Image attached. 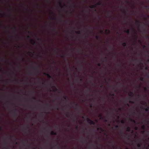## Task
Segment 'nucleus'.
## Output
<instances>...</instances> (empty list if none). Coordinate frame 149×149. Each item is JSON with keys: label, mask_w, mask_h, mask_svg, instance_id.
I'll list each match as a JSON object with an SVG mask.
<instances>
[{"label": "nucleus", "mask_w": 149, "mask_h": 149, "mask_svg": "<svg viewBox=\"0 0 149 149\" xmlns=\"http://www.w3.org/2000/svg\"><path fill=\"white\" fill-rule=\"evenodd\" d=\"M31 63H33V65L28 66V67L29 69L35 71H38L40 69L41 66L39 63H37L36 62L33 63L32 62Z\"/></svg>", "instance_id": "1"}, {"label": "nucleus", "mask_w": 149, "mask_h": 149, "mask_svg": "<svg viewBox=\"0 0 149 149\" xmlns=\"http://www.w3.org/2000/svg\"><path fill=\"white\" fill-rule=\"evenodd\" d=\"M132 61L134 63H137V66L140 68H141L142 65H143V64L142 62L139 63V61L137 60V58H135L134 59L132 58Z\"/></svg>", "instance_id": "2"}, {"label": "nucleus", "mask_w": 149, "mask_h": 149, "mask_svg": "<svg viewBox=\"0 0 149 149\" xmlns=\"http://www.w3.org/2000/svg\"><path fill=\"white\" fill-rule=\"evenodd\" d=\"M78 65L80 69H83L84 66V63L83 61H80L78 62Z\"/></svg>", "instance_id": "3"}, {"label": "nucleus", "mask_w": 149, "mask_h": 149, "mask_svg": "<svg viewBox=\"0 0 149 149\" xmlns=\"http://www.w3.org/2000/svg\"><path fill=\"white\" fill-rule=\"evenodd\" d=\"M132 30L133 31H134L135 33V35L134 36V38H135V39L136 40L137 39L138 37H137V33H136V30L133 27H132Z\"/></svg>", "instance_id": "4"}, {"label": "nucleus", "mask_w": 149, "mask_h": 149, "mask_svg": "<svg viewBox=\"0 0 149 149\" xmlns=\"http://www.w3.org/2000/svg\"><path fill=\"white\" fill-rule=\"evenodd\" d=\"M135 24L139 28L141 26L140 23L138 20L136 21L135 22Z\"/></svg>", "instance_id": "5"}, {"label": "nucleus", "mask_w": 149, "mask_h": 149, "mask_svg": "<svg viewBox=\"0 0 149 149\" xmlns=\"http://www.w3.org/2000/svg\"><path fill=\"white\" fill-rule=\"evenodd\" d=\"M111 12V11L110 10H109V13H108L107 14V17L109 19H111L112 17V16L110 14Z\"/></svg>", "instance_id": "6"}, {"label": "nucleus", "mask_w": 149, "mask_h": 149, "mask_svg": "<svg viewBox=\"0 0 149 149\" xmlns=\"http://www.w3.org/2000/svg\"><path fill=\"white\" fill-rule=\"evenodd\" d=\"M96 7V6L95 4L91 5L89 6V8H95Z\"/></svg>", "instance_id": "7"}, {"label": "nucleus", "mask_w": 149, "mask_h": 149, "mask_svg": "<svg viewBox=\"0 0 149 149\" xmlns=\"http://www.w3.org/2000/svg\"><path fill=\"white\" fill-rule=\"evenodd\" d=\"M116 64L118 67H120L121 66V63H119V62L117 61L116 62Z\"/></svg>", "instance_id": "8"}, {"label": "nucleus", "mask_w": 149, "mask_h": 149, "mask_svg": "<svg viewBox=\"0 0 149 149\" xmlns=\"http://www.w3.org/2000/svg\"><path fill=\"white\" fill-rule=\"evenodd\" d=\"M87 121L88 123H90L91 124H94V122L91 120H90L89 119H87Z\"/></svg>", "instance_id": "9"}, {"label": "nucleus", "mask_w": 149, "mask_h": 149, "mask_svg": "<svg viewBox=\"0 0 149 149\" xmlns=\"http://www.w3.org/2000/svg\"><path fill=\"white\" fill-rule=\"evenodd\" d=\"M27 54H28L30 56H31L33 55V53L30 51H28L27 52Z\"/></svg>", "instance_id": "10"}, {"label": "nucleus", "mask_w": 149, "mask_h": 149, "mask_svg": "<svg viewBox=\"0 0 149 149\" xmlns=\"http://www.w3.org/2000/svg\"><path fill=\"white\" fill-rule=\"evenodd\" d=\"M70 6L72 8H75V5L74 3L72 2L71 4H70Z\"/></svg>", "instance_id": "11"}, {"label": "nucleus", "mask_w": 149, "mask_h": 149, "mask_svg": "<svg viewBox=\"0 0 149 149\" xmlns=\"http://www.w3.org/2000/svg\"><path fill=\"white\" fill-rule=\"evenodd\" d=\"M102 4V2L100 1H99L97 3L95 4V5H96V6H100V5Z\"/></svg>", "instance_id": "12"}, {"label": "nucleus", "mask_w": 149, "mask_h": 149, "mask_svg": "<svg viewBox=\"0 0 149 149\" xmlns=\"http://www.w3.org/2000/svg\"><path fill=\"white\" fill-rule=\"evenodd\" d=\"M130 30L129 29H128L127 30H125L124 31V32L125 33H126L128 34H129L130 33Z\"/></svg>", "instance_id": "13"}, {"label": "nucleus", "mask_w": 149, "mask_h": 149, "mask_svg": "<svg viewBox=\"0 0 149 149\" xmlns=\"http://www.w3.org/2000/svg\"><path fill=\"white\" fill-rule=\"evenodd\" d=\"M76 33L78 34H81V33L80 31H78L75 32Z\"/></svg>", "instance_id": "14"}, {"label": "nucleus", "mask_w": 149, "mask_h": 149, "mask_svg": "<svg viewBox=\"0 0 149 149\" xmlns=\"http://www.w3.org/2000/svg\"><path fill=\"white\" fill-rule=\"evenodd\" d=\"M127 44L125 42H123L122 43V45L124 47H125L126 46Z\"/></svg>", "instance_id": "15"}, {"label": "nucleus", "mask_w": 149, "mask_h": 149, "mask_svg": "<svg viewBox=\"0 0 149 149\" xmlns=\"http://www.w3.org/2000/svg\"><path fill=\"white\" fill-rule=\"evenodd\" d=\"M51 18L52 20L56 19V17L54 16H51Z\"/></svg>", "instance_id": "16"}, {"label": "nucleus", "mask_w": 149, "mask_h": 149, "mask_svg": "<svg viewBox=\"0 0 149 149\" xmlns=\"http://www.w3.org/2000/svg\"><path fill=\"white\" fill-rule=\"evenodd\" d=\"M59 6L61 7V8H63V6H62L61 2V1L59 2Z\"/></svg>", "instance_id": "17"}, {"label": "nucleus", "mask_w": 149, "mask_h": 149, "mask_svg": "<svg viewBox=\"0 0 149 149\" xmlns=\"http://www.w3.org/2000/svg\"><path fill=\"white\" fill-rule=\"evenodd\" d=\"M95 38L97 40H98L99 39V36H98L97 35L95 36Z\"/></svg>", "instance_id": "18"}, {"label": "nucleus", "mask_w": 149, "mask_h": 149, "mask_svg": "<svg viewBox=\"0 0 149 149\" xmlns=\"http://www.w3.org/2000/svg\"><path fill=\"white\" fill-rule=\"evenodd\" d=\"M1 61L2 62H4L5 61L4 59L2 57H1Z\"/></svg>", "instance_id": "19"}, {"label": "nucleus", "mask_w": 149, "mask_h": 149, "mask_svg": "<svg viewBox=\"0 0 149 149\" xmlns=\"http://www.w3.org/2000/svg\"><path fill=\"white\" fill-rule=\"evenodd\" d=\"M107 31H108V33H110V30H107V29H106L105 30V33H106L107 32Z\"/></svg>", "instance_id": "20"}, {"label": "nucleus", "mask_w": 149, "mask_h": 149, "mask_svg": "<svg viewBox=\"0 0 149 149\" xmlns=\"http://www.w3.org/2000/svg\"><path fill=\"white\" fill-rule=\"evenodd\" d=\"M16 66L17 68H20L21 67V65L20 64H19V65H17Z\"/></svg>", "instance_id": "21"}, {"label": "nucleus", "mask_w": 149, "mask_h": 149, "mask_svg": "<svg viewBox=\"0 0 149 149\" xmlns=\"http://www.w3.org/2000/svg\"><path fill=\"white\" fill-rule=\"evenodd\" d=\"M97 65L99 67H100L101 65V64L100 63H98L97 64Z\"/></svg>", "instance_id": "22"}, {"label": "nucleus", "mask_w": 149, "mask_h": 149, "mask_svg": "<svg viewBox=\"0 0 149 149\" xmlns=\"http://www.w3.org/2000/svg\"><path fill=\"white\" fill-rule=\"evenodd\" d=\"M31 42H32V41H33V43H32V45H35V42L34 41H33L32 39V40H31Z\"/></svg>", "instance_id": "23"}, {"label": "nucleus", "mask_w": 149, "mask_h": 149, "mask_svg": "<svg viewBox=\"0 0 149 149\" xmlns=\"http://www.w3.org/2000/svg\"><path fill=\"white\" fill-rule=\"evenodd\" d=\"M129 95L130 96H132L133 95V94L132 93H129Z\"/></svg>", "instance_id": "24"}, {"label": "nucleus", "mask_w": 149, "mask_h": 149, "mask_svg": "<svg viewBox=\"0 0 149 149\" xmlns=\"http://www.w3.org/2000/svg\"><path fill=\"white\" fill-rule=\"evenodd\" d=\"M14 29L15 30V31H17V28L15 27V26H14Z\"/></svg>", "instance_id": "25"}, {"label": "nucleus", "mask_w": 149, "mask_h": 149, "mask_svg": "<svg viewBox=\"0 0 149 149\" xmlns=\"http://www.w3.org/2000/svg\"><path fill=\"white\" fill-rule=\"evenodd\" d=\"M37 40L38 41H40L41 40V39L38 38H37Z\"/></svg>", "instance_id": "26"}, {"label": "nucleus", "mask_w": 149, "mask_h": 149, "mask_svg": "<svg viewBox=\"0 0 149 149\" xmlns=\"http://www.w3.org/2000/svg\"><path fill=\"white\" fill-rule=\"evenodd\" d=\"M109 48L110 50H112V49H113V47H112L111 46H110L109 47Z\"/></svg>", "instance_id": "27"}, {"label": "nucleus", "mask_w": 149, "mask_h": 149, "mask_svg": "<svg viewBox=\"0 0 149 149\" xmlns=\"http://www.w3.org/2000/svg\"><path fill=\"white\" fill-rule=\"evenodd\" d=\"M43 74H46V75H47V74H48L46 73H44Z\"/></svg>", "instance_id": "28"}, {"label": "nucleus", "mask_w": 149, "mask_h": 149, "mask_svg": "<svg viewBox=\"0 0 149 149\" xmlns=\"http://www.w3.org/2000/svg\"><path fill=\"white\" fill-rule=\"evenodd\" d=\"M85 11L86 13H88V8H87L85 10Z\"/></svg>", "instance_id": "29"}, {"label": "nucleus", "mask_w": 149, "mask_h": 149, "mask_svg": "<svg viewBox=\"0 0 149 149\" xmlns=\"http://www.w3.org/2000/svg\"><path fill=\"white\" fill-rule=\"evenodd\" d=\"M60 56L61 57H62V58H63L64 57V56L63 55H60Z\"/></svg>", "instance_id": "30"}, {"label": "nucleus", "mask_w": 149, "mask_h": 149, "mask_svg": "<svg viewBox=\"0 0 149 149\" xmlns=\"http://www.w3.org/2000/svg\"><path fill=\"white\" fill-rule=\"evenodd\" d=\"M52 63L54 65L55 64V61H52Z\"/></svg>", "instance_id": "31"}, {"label": "nucleus", "mask_w": 149, "mask_h": 149, "mask_svg": "<svg viewBox=\"0 0 149 149\" xmlns=\"http://www.w3.org/2000/svg\"><path fill=\"white\" fill-rule=\"evenodd\" d=\"M144 7H145V8H148L149 9V6H145Z\"/></svg>", "instance_id": "32"}, {"label": "nucleus", "mask_w": 149, "mask_h": 149, "mask_svg": "<svg viewBox=\"0 0 149 149\" xmlns=\"http://www.w3.org/2000/svg\"><path fill=\"white\" fill-rule=\"evenodd\" d=\"M22 61L24 62L25 61V59L24 58H22Z\"/></svg>", "instance_id": "33"}, {"label": "nucleus", "mask_w": 149, "mask_h": 149, "mask_svg": "<svg viewBox=\"0 0 149 149\" xmlns=\"http://www.w3.org/2000/svg\"><path fill=\"white\" fill-rule=\"evenodd\" d=\"M143 48H144L146 47V46L145 45H143Z\"/></svg>", "instance_id": "34"}, {"label": "nucleus", "mask_w": 149, "mask_h": 149, "mask_svg": "<svg viewBox=\"0 0 149 149\" xmlns=\"http://www.w3.org/2000/svg\"><path fill=\"white\" fill-rule=\"evenodd\" d=\"M0 15H1L2 17L4 16V15L3 14L1 13H0Z\"/></svg>", "instance_id": "35"}, {"label": "nucleus", "mask_w": 149, "mask_h": 149, "mask_svg": "<svg viewBox=\"0 0 149 149\" xmlns=\"http://www.w3.org/2000/svg\"><path fill=\"white\" fill-rule=\"evenodd\" d=\"M55 49H56L57 50H59V48H57V47H55Z\"/></svg>", "instance_id": "36"}, {"label": "nucleus", "mask_w": 149, "mask_h": 149, "mask_svg": "<svg viewBox=\"0 0 149 149\" xmlns=\"http://www.w3.org/2000/svg\"><path fill=\"white\" fill-rule=\"evenodd\" d=\"M103 31H102V30H101V31H100V33H103Z\"/></svg>", "instance_id": "37"}, {"label": "nucleus", "mask_w": 149, "mask_h": 149, "mask_svg": "<svg viewBox=\"0 0 149 149\" xmlns=\"http://www.w3.org/2000/svg\"><path fill=\"white\" fill-rule=\"evenodd\" d=\"M138 42H139V43H140L141 44V40H139Z\"/></svg>", "instance_id": "38"}, {"label": "nucleus", "mask_w": 149, "mask_h": 149, "mask_svg": "<svg viewBox=\"0 0 149 149\" xmlns=\"http://www.w3.org/2000/svg\"><path fill=\"white\" fill-rule=\"evenodd\" d=\"M116 34L118 35H120L119 33L118 32H117Z\"/></svg>", "instance_id": "39"}, {"label": "nucleus", "mask_w": 149, "mask_h": 149, "mask_svg": "<svg viewBox=\"0 0 149 149\" xmlns=\"http://www.w3.org/2000/svg\"><path fill=\"white\" fill-rule=\"evenodd\" d=\"M9 65H10V66H11V63H9Z\"/></svg>", "instance_id": "40"}, {"label": "nucleus", "mask_w": 149, "mask_h": 149, "mask_svg": "<svg viewBox=\"0 0 149 149\" xmlns=\"http://www.w3.org/2000/svg\"><path fill=\"white\" fill-rule=\"evenodd\" d=\"M130 74L132 75V74Z\"/></svg>", "instance_id": "41"}, {"label": "nucleus", "mask_w": 149, "mask_h": 149, "mask_svg": "<svg viewBox=\"0 0 149 149\" xmlns=\"http://www.w3.org/2000/svg\"><path fill=\"white\" fill-rule=\"evenodd\" d=\"M27 38H30V37L29 36H27Z\"/></svg>", "instance_id": "42"}, {"label": "nucleus", "mask_w": 149, "mask_h": 149, "mask_svg": "<svg viewBox=\"0 0 149 149\" xmlns=\"http://www.w3.org/2000/svg\"><path fill=\"white\" fill-rule=\"evenodd\" d=\"M48 75V77H50V75Z\"/></svg>", "instance_id": "43"}, {"label": "nucleus", "mask_w": 149, "mask_h": 149, "mask_svg": "<svg viewBox=\"0 0 149 149\" xmlns=\"http://www.w3.org/2000/svg\"><path fill=\"white\" fill-rule=\"evenodd\" d=\"M148 39L149 40V36H148Z\"/></svg>", "instance_id": "44"}, {"label": "nucleus", "mask_w": 149, "mask_h": 149, "mask_svg": "<svg viewBox=\"0 0 149 149\" xmlns=\"http://www.w3.org/2000/svg\"><path fill=\"white\" fill-rule=\"evenodd\" d=\"M121 7L123 8L124 7L123 6H121Z\"/></svg>", "instance_id": "45"}, {"label": "nucleus", "mask_w": 149, "mask_h": 149, "mask_svg": "<svg viewBox=\"0 0 149 149\" xmlns=\"http://www.w3.org/2000/svg\"><path fill=\"white\" fill-rule=\"evenodd\" d=\"M146 17H145V20H146Z\"/></svg>", "instance_id": "46"}, {"label": "nucleus", "mask_w": 149, "mask_h": 149, "mask_svg": "<svg viewBox=\"0 0 149 149\" xmlns=\"http://www.w3.org/2000/svg\"><path fill=\"white\" fill-rule=\"evenodd\" d=\"M124 13H125V14H126V12L125 11H124Z\"/></svg>", "instance_id": "47"}, {"label": "nucleus", "mask_w": 149, "mask_h": 149, "mask_svg": "<svg viewBox=\"0 0 149 149\" xmlns=\"http://www.w3.org/2000/svg\"><path fill=\"white\" fill-rule=\"evenodd\" d=\"M51 11L52 13H53V12L51 10Z\"/></svg>", "instance_id": "48"}, {"label": "nucleus", "mask_w": 149, "mask_h": 149, "mask_svg": "<svg viewBox=\"0 0 149 149\" xmlns=\"http://www.w3.org/2000/svg\"><path fill=\"white\" fill-rule=\"evenodd\" d=\"M57 55H58V53H57Z\"/></svg>", "instance_id": "49"}, {"label": "nucleus", "mask_w": 149, "mask_h": 149, "mask_svg": "<svg viewBox=\"0 0 149 149\" xmlns=\"http://www.w3.org/2000/svg\"><path fill=\"white\" fill-rule=\"evenodd\" d=\"M13 36H11V38H13Z\"/></svg>", "instance_id": "50"}, {"label": "nucleus", "mask_w": 149, "mask_h": 149, "mask_svg": "<svg viewBox=\"0 0 149 149\" xmlns=\"http://www.w3.org/2000/svg\"><path fill=\"white\" fill-rule=\"evenodd\" d=\"M28 33H30V32L29 31H28Z\"/></svg>", "instance_id": "51"}, {"label": "nucleus", "mask_w": 149, "mask_h": 149, "mask_svg": "<svg viewBox=\"0 0 149 149\" xmlns=\"http://www.w3.org/2000/svg\"><path fill=\"white\" fill-rule=\"evenodd\" d=\"M15 38H16V36H15Z\"/></svg>", "instance_id": "52"}, {"label": "nucleus", "mask_w": 149, "mask_h": 149, "mask_svg": "<svg viewBox=\"0 0 149 149\" xmlns=\"http://www.w3.org/2000/svg\"><path fill=\"white\" fill-rule=\"evenodd\" d=\"M18 47L19 48V47H20V46H18Z\"/></svg>", "instance_id": "53"}, {"label": "nucleus", "mask_w": 149, "mask_h": 149, "mask_svg": "<svg viewBox=\"0 0 149 149\" xmlns=\"http://www.w3.org/2000/svg\"><path fill=\"white\" fill-rule=\"evenodd\" d=\"M75 69L76 70H77V68H75Z\"/></svg>", "instance_id": "54"}, {"label": "nucleus", "mask_w": 149, "mask_h": 149, "mask_svg": "<svg viewBox=\"0 0 149 149\" xmlns=\"http://www.w3.org/2000/svg\"><path fill=\"white\" fill-rule=\"evenodd\" d=\"M42 54H44V53L43 52H42Z\"/></svg>", "instance_id": "55"}, {"label": "nucleus", "mask_w": 149, "mask_h": 149, "mask_svg": "<svg viewBox=\"0 0 149 149\" xmlns=\"http://www.w3.org/2000/svg\"><path fill=\"white\" fill-rule=\"evenodd\" d=\"M104 74V75H105V74Z\"/></svg>", "instance_id": "56"}, {"label": "nucleus", "mask_w": 149, "mask_h": 149, "mask_svg": "<svg viewBox=\"0 0 149 149\" xmlns=\"http://www.w3.org/2000/svg\"><path fill=\"white\" fill-rule=\"evenodd\" d=\"M47 24H48V22H47Z\"/></svg>", "instance_id": "57"}, {"label": "nucleus", "mask_w": 149, "mask_h": 149, "mask_svg": "<svg viewBox=\"0 0 149 149\" xmlns=\"http://www.w3.org/2000/svg\"><path fill=\"white\" fill-rule=\"evenodd\" d=\"M148 61L149 62V59L148 60Z\"/></svg>", "instance_id": "58"}, {"label": "nucleus", "mask_w": 149, "mask_h": 149, "mask_svg": "<svg viewBox=\"0 0 149 149\" xmlns=\"http://www.w3.org/2000/svg\"><path fill=\"white\" fill-rule=\"evenodd\" d=\"M104 59H103V62L104 61Z\"/></svg>", "instance_id": "59"}, {"label": "nucleus", "mask_w": 149, "mask_h": 149, "mask_svg": "<svg viewBox=\"0 0 149 149\" xmlns=\"http://www.w3.org/2000/svg\"><path fill=\"white\" fill-rule=\"evenodd\" d=\"M90 74L92 75V74Z\"/></svg>", "instance_id": "60"}]
</instances>
